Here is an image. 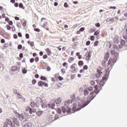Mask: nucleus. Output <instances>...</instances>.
<instances>
[{"instance_id": "nucleus-1", "label": "nucleus", "mask_w": 127, "mask_h": 127, "mask_svg": "<svg viewBox=\"0 0 127 127\" xmlns=\"http://www.w3.org/2000/svg\"><path fill=\"white\" fill-rule=\"evenodd\" d=\"M96 96H97V94H96L94 96H92V98L90 99V101H80L78 102L77 106L76 103H73V107L71 108V110L72 111V112H73V113H74V112H78V111H80L81 109H83V108H85V107L88 106V105H89V104L91 103V101H92V100H94V99H95Z\"/></svg>"}, {"instance_id": "nucleus-2", "label": "nucleus", "mask_w": 127, "mask_h": 127, "mask_svg": "<svg viewBox=\"0 0 127 127\" xmlns=\"http://www.w3.org/2000/svg\"><path fill=\"white\" fill-rule=\"evenodd\" d=\"M72 100H68L66 103L64 104V106L62 107V108H58V114H61L62 111L63 113L64 114L66 113L69 114V113L71 112V107H69V104H71Z\"/></svg>"}, {"instance_id": "nucleus-3", "label": "nucleus", "mask_w": 127, "mask_h": 127, "mask_svg": "<svg viewBox=\"0 0 127 127\" xmlns=\"http://www.w3.org/2000/svg\"><path fill=\"white\" fill-rule=\"evenodd\" d=\"M36 107H38V108H39V107H41L42 108H43V109H46V108H50V109L54 110V109H55V102L53 103L48 104L47 105L43 104V102L42 105L40 106L37 105V104H36Z\"/></svg>"}, {"instance_id": "nucleus-4", "label": "nucleus", "mask_w": 127, "mask_h": 127, "mask_svg": "<svg viewBox=\"0 0 127 127\" xmlns=\"http://www.w3.org/2000/svg\"><path fill=\"white\" fill-rule=\"evenodd\" d=\"M117 57H117V56H116L114 58H110L109 59L108 63V67H109V66H110L111 67V66H112V65H115V63H116V62H117V61H118Z\"/></svg>"}, {"instance_id": "nucleus-5", "label": "nucleus", "mask_w": 127, "mask_h": 127, "mask_svg": "<svg viewBox=\"0 0 127 127\" xmlns=\"http://www.w3.org/2000/svg\"><path fill=\"white\" fill-rule=\"evenodd\" d=\"M17 117L19 118L20 121H22L23 120H26V117H27V115L25 113H22L21 114L17 115Z\"/></svg>"}, {"instance_id": "nucleus-6", "label": "nucleus", "mask_w": 127, "mask_h": 127, "mask_svg": "<svg viewBox=\"0 0 127 127\" xmlns=\"http://www.w3.org/2000/svg\"><path fill=\"white\" fill-rule=\"evenodd\" d=\"M103 68H102L101 66H98L97 67V72L98 73L96 74V77H102V75H101V74H103Z\"/></svg>"}, {"instance_id": "nucleus-7", "label": "nucleus", "mask_w": 127, "mask_h": 127, "mask_svg": "<svg viewBox=\"0 0 127 127\" xmlns=\"http://www.w3.org/2000/svg\"><path fill=\"white\" fill-rule=\"evenodd\" d=\"M18 120H19V119L18 118L17 116L14 117L13 118V122L14 123L13 125H16L17 127H18V126H19V122H18Z\"/></svg>"}, {"instance_id": "nucleus-8", "label": "nucleus", "mask_w": 127, "mask_h": 127, "mask_svg": "<svg viewBox=\"0 0 127 127\" xmlns=\"http://www.w3.org/2000/svg\"><path fill=\"white\" fill-rule=\"evenodd\" d=\"M109 74H110V70L106 69V73L104 75V76L103 77V80H105V81H107V80L109 79Z\"/></svg>"}, {"instance_id": "nucleus-9", "label": "nucleus", "mask_w": 127, "mask_h": 127, "mask_svg": "<svg viewBox=\"0 0 127 127\" xmlns=\"http://www.w3.org/2000/svg\"><path fill=\"white\" fill-rule=\"evenodd\" d=\"M38 85L39 87H42L45 86V87H48V84L42 81H40L38 82Z\"/></svg>"}, {"instance_id": "nucleus-10", "label": "nucleus", "mask_w": 127, "mask_h": 127, "mask_svg": "<svg viewBox=\"0 0 127 127\" xmlns=\"http://www.w3.org/2000/svg\"><path fill=\"white\" fill-rule=\"evenodd\" d=\"M36 104H38L39 106H41L42 105V99L40 97H37L36 98Z\"/></svg>"}, {"instance_id": "nucleus-11", "label": "nucleus", "mask_w": 127, "mask_h": 127, "mask_svg": "<svg viewBox=\"0 0 127 127\" xmlns=\"http://www.w3.org/2000/svg\"><path fill=\"white\" fill-rule=\"evenodd\" d=\"M70 98L73 101V102H74V103H78V101H79V99L78 98H75V95L73 94L70 96Z\"/></svg>"}, {"instance_id": "nucleus-12", "label": "nucleus", "mask_w": 127, "mask_h": 127, "mask_svg": "<svg viewBox=\"0 0 127 127\" xmlns=\"http://www.w3.org/2000/svg\"><path fill=\"white\" fill-rule=\"evenodd\" d=\"M7 125H9V126H11L12 127H15V125L14 124H12V122L9 119H7Z\"/></svg>"}, {"instance_id": "nucleus-13", "label": "nucleus", "mask_w": 127, "mask_h": 127, "mask_svg": "<svg viewBox=\"0 0 127 127\" xmlns=\"http://www.w3.org/2000/svg\"><path fill=\"white\" fill-rule=\"evenodd\" d=\"M108 59H109V55H108V53H107L104 57V64L106 65V64L107 63V62L108 61Z\"/></svg>"}, {"instance_id": "nucleus-14", "label": "nucleus", "mask_w": 127, "mask_h": 127, "mask_svg": "<svg viewBox=\"0 0 127 127\" xmlns=\"http://www.w3.org/2000/svg\"><path fill=\"white\" fill-rule=\"evenodd\" d=\"M70 68L72 69V71H72V73H75V72L77 71L76 70V67H75V64H73L71 66H70Z\"/></svg>"}, {"instance_id": "nucleus-15", "label": "nucleus", "mask_w": 127, "mask_h": 127, "mask_svg": "<svg viewBox=\"0 0 127 127\" xmlns=\"http://www.w3.org/2000/svg\"><path fill=\"white\" fill-rule=\"evenodd\" d=\"M36 114L38 117H41L42 115L43 114V111H39L37 112Z\"/></svg>"}, {"instance_id": "nucleus-16", "label": "nucleus", "mask_w": 127, "mask_h": 127, "mask_svg": "<svg viewBox=\"0 0 127 127\" xmlns=\"http://www.w3.org/2000/svg\"><path fill=\"white\" fill-rule=\"evenodd\" d=\"M83 92L84 96H88V95H89V91H88L87 89H84Z\"/></svg>"}, {"instance_id": "nucleus-17", "label": "nucleus", "mask_w": 127, "mask_h": 127, "mask_svg": "<svg viewBox=\"0 0 127 127\" xmlns=\"http://www.w3.org/2000/svg\"><path fill=\"white\" fill-rule=\"evenodd\" d=\"M87 53V56H86V60H89L90 58H91V52H87L86 54Z\"/></svg>"}, {"instance_id": "nucleus-18", "label": "nucleus", "mask_w": 127, "mask_h": 127, "mask_svg": "<svg viewBox=\"0 0 127 127\" xmlns=\"http://www.w3.org/2000/svg\"><path fill=\"white\" fill-rule=\"evenodd\" d=\"M115 20V18H108L107 19V22H109V21H111V22H113V21Z\"/></svg>"}, {"instance_id": "nucleus-19", "label": "nucleus", "mask_w": 127, "mask_h": 127, "mask_svg": "<svg viewBox=\"0 0 127 127\" xmlns=\"http://www.w3.org/2000/svg\"><path fill=\"white\" fill-rule=\"evenodd\" d=\"M11 71H12L13 72H15V71H17V66H15L12 67Z\"/></svg>"}, {"instance_id": "nucleus-20", "label": "nucleus", "mask_w": 127, "mask_h": 127, "mask_svg": "<svg viewBox=\"0 0 127 127\" xmlns=\"http://www.w3.org/2000/svg\"><path fill=\"white\" fill-rule=\"evenodd\" d=\"M56 104H60L61 103V98H59L55 100Z\"/></svg>"}, {"instance_id": "nucleus-21", "label": "nucleus", "mask_w": 127, "mask_h": 127, "mask_svg": "<svg viewBox=\"0 0 127 127\" xmlns=\"http://www.w3.org/2000/svg\"><path fill=\"white\" fill-rule=\"evenodd\" d=\"M36 112V109L35 108H31L30 110V114H32V113H35Z\"/></svg>"}, {"instance_id": "nucleus-22", "label": "nucleus", "mask_w": 127, "mask_h": 127, "mask_svg": "<svg viewBox=\"0 0 127 127\" xmlns=\"http://www.w3.org/2000/svg\"><path fill=\"white\" fill-rule=\"evenodd\" d=\"M19 7L20 8H22V9H25V7L23 6V4H22V3H19Z\"/></svg>"}, {"instance_id": "nucleus-23", "label": "nucleus", "mask_w": 127, "mask_h": 127, "mask_svg": "<svg viewBox=\"0 0 127 127\" xmlns=\"http://www.w3.org/2000/svg\"><path fill=\"white\" fill-rule=\"evenodd\" d=\"M79 66H83L84 65V62L83 61H79L78 62Z\"/></svg>"}, {"instance_id": "nucleus-24", "label": "nucleus", "mask_w": 127, "mask_h": 127, "mask_svg": "<svg viewBox=\"0 0 127 127\" xmlns=\"http://www.w3.org/2000/svg\"><path fill=\"white\" fill-rule=\"evenodd\" d=\"M100 90L98 89V88L95 89L94 92L96 95H98L99 93H100Z\"/></svg>"}, {"instance_id": "nucleus-25", "label": "nucleus", "mask_w": 127, "mask_h": 127, "mask_svg": "<svg viewBox=\"0 0 127 127\" xmlns=\"http://www.w3.org/2000/svg\"><path fill=\"white\" fill-rule=\"evenodd\" d=\"M121 44L122 46H125L126 45V41L124 40H121Z\"/></svg>"}, {"instance_id": "nucleus-26", "label": "nucleus", "mask_w": 127, "mask_h": 127, "mask_svg": "<svg viewBox=\"0 0 127 127\" xmlns=\"http://www.w3.org/2000/svg\"><path fill=\"white\" fill-rule=\"evenodd\" d=\"M87 90L89 91V92H92L93 91V87L89 86L87 87Z\"/></svg>"}, {"instance_id": "nucleus-27", "label": "nucleus", "mask_w": 127, "mask_h": 127, "mask_svg": "<svg viewBox=\"0 0 127 127\" xmlns=\"http://www.w3.org/2000/svg\"><path fill=\"white\" fill-rule=\"evenodd\" d=\"M112 47V44L111 43L108 42L107 43V48H111Z\"/></svg>"}, {"instance_id": "nucleus-28", "label": "nucleus", "mask_w": 127, "mask_h": 127, "mask_svg": "<svg viewBox=\"0 0 127 127\" xmlns=\"http://www.w3.org/2000/svg\"><path fill=\"white\" fill-rule=\"evenodd\" d=\"M40 79L43 81H46L47 80V78L45 76H41Z\"/></svg>"}, {"instance_id": "nucleus-29", "label": "nucleus", "mask_w": 127, "mask_h": 127, "mask_svg": "<svg viewBox=\"0 0 127 127\" xmlns=\"http://www.w3.org/2000/svg\"><path fill=\"white\" fill-rule=\"evenodd\" d=\"M30 105H31V107L32 108H34L35 104H34V101H31L30 103Z\"/></svg>"}, {"instance_id": "nucleus-30", "label": "nucleus", "mask_w": 127, "mask_h": 127, "mask_svg": "<svg viewBox=\"0 0 127 127\" xmlns=\"http://www.w3.org/2000/svg\"><path fill=\"white\" fill-rule=\"evenodd\" d=\"M73 61H74V59H73V58H70L68 59L69 63H72V62H73Z\"/></svg>"}, {"instance_id": "nucleus-31", "label": "nucleus", "mask_w": 127, "mask_h": 127, "mask_svg": "<svg viewBox=\"0 0 127 127\" xmlns=\"http://www.w3.org/2000/svg\"><path fill=\"white\" fill-rule=\"evenodd\" d=\"M100 34V31L99 30H97L94 32V35L97 36L98 35V34Z\"/></svg>"}, {"instance_id": "nucleus-32", "label": "nucleus", "mask_w": 127, "mask_h": 127, "mask_svg": "<svg viewBox=\"0 0 127 127\" xmlns=\"http://www.w3.org/2000/svg\"><path fill=\"white\" fill-rule=\"evenodd\" d=\"M17 95L18 99H22V95H21V94L18 93L17 94Z\"/></svg>"}, {"instance_id": "nucleus-33", "label": "nucleus", "mask_w": 127, "mask_h": 127, "mask_svg": "<svg viewBox=\"0 0 127 127\" xmlns=\"http://www.w3.org/2000/svg\"><path fill=\"white\" fill-rule=\"evenodd\" d=\"M98 43H99V41H96L94 42V46H97Z\"/></svg>"}, {"instance_id": "nucleus-34", "label": "nucleus", "mask_w": 127, "mask_h": 127, "mask_svg": "<svg viewBox=\"0 0 127 127\" xmlns=\"http://www.w3.org/2000/svg\"><path fill=\"white\" fill-rule=\"evenodd\" d=\"M111 53L112 55H115L116 54V51L115 50H111Z\"/></svg>"}, {"instance_id": "nucleus-35", "label": "nucleus", "mask_w": 127, "mask_h": 127, "mask_svg": "<svg viewBox=\"0 0 127 127\" xmlns=\"http://www.w3.org/2000/svg\"><path fill=\"white\" fill-rule=\"evenodd\" d=\"M22 73L23 74H26L27 73V70L25 69H22Z\"/></svg>"}, {"instance_id": "nucleus-36", "label": "nucleus", "mask_w": 127, "mask_h": 127, "mask_svg": "<svg viewBox=\"0 0 127 127\" xmlns=\"http://www.w3.org/2000/svg\"><path fill=\"white\" fill-rule=\"evenodd\" d=\"M6 27H7V30H10L11 29V27L8 25H6Z\"/></svg>"}, {"instance_id": "nucleus-37", "label": "nucleus", "mask_w": 127, "mask_h": 127, "mask_svg": "<svg viewBox=\"0 0 127 127\" xmlns=\"http://www.w3.org/2000/svg\"><path fill=\"white\" fill-rule=\"evenodd\" d=\"M91 43V42L90 41H87L86 42V45L87 46H89V45H90V44Z\"/></svg>"}, {"instance_id": "nucleus-38", "label": "nucleus", "mask_w": 127, "mask_h": 127, "mask_svg": "<svg viewBox=\"0 0 127 127\" xmlns=\"http://www.w3.org/2000/svg\"><path fill=\"white\" fill-rule=\"evenodd\" d=\"M31 109V108H30V107H27L26 108V112H28V111H29V113H30V110Z\"/></svg>"}, {"instance_id": "nucleus-39", "label": "nucleus", "mask_w": 127, "mask_h": 127, "mask_svg": "<svg viewBox=\"0 0 127 127\" xmlns=\"http://www.w3.org/2000/svg\"><path fill=\"white\" fill-rule=\"evenodd\" d=\"M90 84H91V86H94V85H95V81H94L93 80H91L90 81Z\"/></svg>"}, {"instance_id": "nucleus-40", "label": "nucleus", "mask_w": 127, "mask_h": 127, "mask_svg": "<svg viewBox=\"0 0 127 127\" xmlns=\"http://www.w3.org/2000/svg\"><path fill=\"white\" fill-rule=\"evenodd\" d=\"M95 26L96 27H100V26H101V24H100V23H97L96 24H95Z\"/></svg>"}, {"instance_id": "nucleus-41", "label": "nucleus", "mask_w": 127, "mask_h": 127, "mask_svg": "<svg viewBox=\"0 0 127 127\" xmlns=\"http://www.w3.org/2000/svg\"><path fill=\"white\" fill-rule=\"evenodd\" d=\"M83 68L84 70H88V66L87 65H84Z\"/></svg>"}, {"instance_id": "nucleus-42", "label": "nucleus", "mask_w": 127, "mask_h": 127, "mask_svg": "<svg viewBox=\"0 0 127 127\" xmlns=\"http://www.w3.org/2000/svg\"><path fill=\"white\" fill-rule=\"evenodd\" d=\"M35 62H38V61H39V58H38V57H36L35 58Z\"/></svg>"}, {"instance_id": "nucleus-43", "label": "nucleus", "mask_w": 127, "mask_h": 127, "mask_svg": "<svg viewBox=\"0 0 127 127\" xmlns=\"http://www.w3.org/2000/svg\"><path fill=\"white\" fill-rule=\"evenodd\" d=\"M79 30H80V31H81V32H83V31H84V30H85V28L81 27L80 28Z\"/></svg>"}, {"instance_id": "nucleus-44", "label": "nucleus", "mask_w": 127, "mask_h": 127, "mask_svg": "<svg viewBox=\"0 0 127 127\" xmlns=\"http://www.w3.org/2000/svg\"><path fill=\"white\" fill-rule=\"evenodd\" d=\"M18 49H19V50H20V49H21V48H22V45H19L18 46V47H17Z\"/></svg>"}, {"instance_id": "nucleus-45", "label": "nucleus", "mask_w": 127, "mask_h": 127, "mask_svg": "<svg viewBox=\"0 0 127 127\" xmlns=\"http://www.w3.org/2000/svg\"><path fill=\"white\" fill-rule=\"evenodd\" d=\"M33 85H35L36 84V80L35 79H33L32 81Z\"/></svg>"}, {"instance_id": "nucleus-46", "label": "nucleus", "mask_w": 127, "mask_h": 127, "mask_svg": "<svg viewBox=\"0 0 127 127\" xmlns=\"http://www.w3.org/2000/svg\"><path fill=\"white\" fill-rule=\"evenodd\" d=\"M90 39L92 41H93V40H95V36H91L90 37Z\"/></svg>"}, {"instance_id": "nucleus-47", "label": "nucleus", "mask_w": 127, "mask_h": 127, "mask_svg": "<svg viewBox=\"0 0 127 127\" xmlns=\"http://www.w3.org/2000/svg\"><path fill=\"white\" fill-rule=\"evenodd\" d=\"M30 63H33L34 62V59L31 58L30 60Z\"/></svg>"}, {"instance_id": "nucleus-48", "label": "nucleus", "mask_w": 127, "mask_h": 127, "mask_svg": "<svg viewBox=\"0 0 127 127\" xmlns=\"http://www.w3.org/2000/svg\"><path fill=\"white\" fill-rule=\"evenodd\" d=\"M64 7H68V4L66 2L64 3Z\"/></svg>"}, {"instance_id": "nucleus-49", "label": "nucleus", "mask_w": 127, "mask_h": 127, "mask_svg": "<svg viewBox=\"0 0 127 127\" xmlns=\"http://www.w3.org/2000/svg\"><path fill=\"white\" fill-rule=\"evenodd\" d=\"M34 31H37V32H40V29H39L38 28H35Z\"/></svg>"}, {"instance_id": "nucleus-50", "label": "nucleus", "mask_w": 127, "mask_h": 127, "mask_svg": "<svg viewBox=\"0 0 127 127\" xmlns=\"http://www.w3.org/2000/svg\"><path fill=\"white\" fill-rule=\"evenodd\" d=\"M25 37L27 39H28V38H29V34H25Z\"/></svg>"}, {"instance_id": "nucleus-51", "label": "nucleus", "mask_w": 127, "mask_h": 127, "mask_svg": "<svg viewBox=\"0 0 127 127\" xmlns=\"http://www.w3.org/2000/svg\"><path fill=\"white\" fill-rule=\"evenodd\" d=\"M124 29H126V34H127V24L125 25V28Z\"/></svg>"}, {"instance_id": "nucleus-52", "label": "nucleus", "mask_w": 127, "mask_h": 127, "mask_svg": "<svg viewBox=\"0 0 127 127\" xmlns=\"http://www.w3.org/2000/svg\"><path fill=\"white\" fill-rule=\"evenodd\" d=\"M14 6H15V7H18V6L19 5H18V3H17V2H15V3H14Z\"/></svg>"}, {"instance_id": "nucleus-53", "label": "nucleus", "mask_w": 127, "mask_h": 127, "mask_svg": "<svg viewBox=\"0 0 127 127\" xmlns=\"http://www.w3.org/2000/svg\"><path fill=\"white\" fill-rule=\"evenodd\" d=\"M109 8L111 9H116V8H117V7H116V6H110V7H109Z\"/></svg>"}, {"instance_id": "nucleus-54", "label": "nucleus", "mask_w": 127, "mask_h": 127, "mask_svg": "<svg viewBox=\"0 0 127 127\" xmlns=\"http://www.w3.org/2000/svg\"><path fill=\"white\" fill-rule=\"evenodd\" d=\"M23 26H24L25 27L26 26V21H25L22 24Z\"/></svg>"}, {"instance_id": "nucleus-55", "label": "nucleus", "mask_w": 127, "mask_h": 127, "mask_svg": "<svg viewBox=\"0 0 127 127\" xmlns=\"http://www.w3.org/2000/svg\"><path fill=\"white\" fill-rule=\"evenodd\" d=\"M47 57H48L47 55H44L43 56V59H46V58H47Z\"/></svg>"}, {"instance_id": "nucleus-56", "label": "nucleus", "mask_w": 127, "mask_h": 127, "mask_svg": "<svg viewBox=\"0 0 127 127\" xmlns=\"http://www.w3.org/2000/svg\"><path fill=\"white\" fill-rule=\"evenodd\" d=\"M50 70H51V68H50V66H47V70L49 71H50Z\"/></svg>"}, {"instance_id": "nucleus-57", "label": "nucleus", "mask_w": 127, "mask_h": 127, "mask_svg": "<svg viewBox=\"0 0 127 127\" xmlns=\"http://www.w3.org/2000/svg\"><path fill=\"white\" fill-rule=\"evenodd\" d=\"M23 57V54L22 53H20L19 54V58H22Z\"/></svg>"}, {"instance_id": "nucleus-58", "label": "nucleus", "mask_w": 127, "mask_h": 127, "mask_svg": "<svg viewBox=\"0 0 127 127\" xmlns=\"http://www.w3.org/2000/svg\"><path fill=\"white\" fill-rule=\"evenodd\" d=\"M30 46L33 47L34 46V42H31V44H30Z\"/></svg>"}, {"instance_id": "nucleus-59", "label": "nucleus", "mask_w": 127, "mask_h": 127, "mask_svg": "<svg viewBox=\"0 0 127 127\" xmlns=\"http://www.w3.org/2000/svg\"><path fill=\"white\" fill-rule=\"evenodd\" d=\"M13 37H14V38L15 39H17V35L16 34H14L13 35Z\"/></svg>"}, {"instance_id": "nucleus-60", "label": "nucleus", "mask_w": 127, "mask_h": 127, "mask_svg": "<svg viewBox=\"0 0 127 127\" xmlns=\"http://www.w3.org/2000/svg\"><path fill=\"white\" fill-rule=\"evenodd\" d=\"M18 36H19V37H21V36H22L21 33L20 32L18 33Z\"/></svg>"}, {"instance_id": "nucleus-61", "label": "nucleus", "mask_w": 127, "mask_h": 127, "mask_svg": "<svg viewBox=\"0 0 127 127\" xmlns=\"http://www.w3.org/2000/svg\"><path fill=\"white\" fill-rule=\"evenodd\" d=\"M59 80L60 81H62V80H63V77H62L61 76H59Z\"/></svg>"}, {"instance_id": "nucleus-62", "label": "nucleus", "mask_w": 127, "mask_h": 127, "mask_svg": "<svg viewBox=\"0 0 127 127\" xmlns=\"http://www.w3.org/2000/svg\"><path fill=\"white\" fill-rule=\"evenodd\" d=\"M1 43H4L5 40L3 39H1L0 40Z\"/></svg>"}, {"instance_id": "nucleus-63", "label": "nucleus", "mask_w": 127, "mask_h": 127, "mask_svg": "<svg viewBox=\"0 0 127 127\" xmlns=\"http://www.w3.org/2000/svg\"><path fill=\"white\" fill-rule=\"evenodd\" d=\"M99 85H96L94 86V89H99Z\"/></svg>"}, {"instance_id": "nucleus-64", "label": "nucleus", "mask_w": 127, "mask_h": 127, "mask_svg": "<svg viewBox=\"0 0 127 127\" xmlns=\"http://www.w3.org/2000/svg\"><path fill=\"white\" fill-rule=\"evenodd\" d=\"M123 38H124V39H127V35H124L123 36Z\"/></svg>"}]
</instances>
